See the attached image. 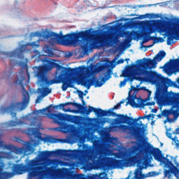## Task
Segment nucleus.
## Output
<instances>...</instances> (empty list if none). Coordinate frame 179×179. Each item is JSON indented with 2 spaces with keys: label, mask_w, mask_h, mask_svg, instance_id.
Returning <instances> with one entry per match:
<instances>
[{
  "label": "nucleus",
  "mask_w": 179,
  "mask_h": 179,
  "mask_svg": "<svg viewBox=\"0 0 179 179\" xmlns=\"http://www.w3.org/2000/svg\"><path fill=\"white\" fill-rule=\"evenodd\" d=\"M83 105L80 103H78L76 102H66L65 103H60L59 105H56L53 106V108H58V107H60V108H62L63 111L64 113H73V110H71L70 108H65L64 107L66 106H74V107L78 108V111H80V114H85V115H90V114L87 113V110H90V107L92 106H89L88 109L86 106V102L85 100L82 101Z\"/></svg>",
  "instance_id": "f8f14e48"
},
{
  "label": "nucleus",
  "mask_w": 179,
  "mask_h": 179,
  "mask_svg": "<svg viewBox=\"0 0 179 179\" xmlns=\"http://www.w3.org/2000/svg\"><path fill=\"white\" fill-rule=\"evenodd\" d=\"M140 124H141V125H145V124H142V121H140Z\"/></svg>",
  "instance_id": "4d7b16f0"
},
{
  "label": "nucleus",
  "mask_w": 179,
  "mask_h": 179,
  "mask_svg": "<svg viewBox=\"0 0 179 179\" xmlns=\"http://www.w3.org/2000/svg\"><path fill=\"white\" fill-rule=\"evenodd\" d=\"M150 40H152V41H155L156 40H158V38L156 36H150L149 38L145 39V43H148V41H149Z\"/></svg>",
  "instance_id": "72a5a7b5"
},
{
  "label": "nucleus",
  "mask_w": 179,
  "mask_h": 179,
  "mask_svg": "<svg viewBox=\"0 0 179 179\" xmlns=\"http://www.w3.org/2000/svg\"><path fill=\"white\" fill-rule=\"evenodd\" d=\"M55 68H57V71H61V69H63V70H62L59 75H62V73L64 71H66V69H72V68H71V67H64V66L59 65V64H58V63H56V64L55 65Z\"/></svg>",
  "instance_id": "393cba45"
},
{
  "label": "nucleus",
  "mask_w": 179,
  "mask_h": 179,
  "mask_svg": "<svg viewBox=\"0 0 179 179\" xmlns=\"http://www.w3.org/2000/svg\"><path fill=\"white\" fill-rule=\"evenodd\" d=\"M176 68L177 71L179 72V58L175 59H170L166 64H164V69H169V68Z\"/></svg>",
  "instance_id": "aec40b11"
},
{
  "label": "nucleus",
  "mask_w": 179,
  "mask_h": 179,
  "mask_svg": "<svg viewBox=\"0 0 179 179\" xmlns=\"http://www.w3.org/2000/svg\"><path fill=\"white\" fill-rule=\"evenodd\" d=\"M37 83L41 86V88L38 89V90L44 97H45V96H48V94L51 93L52 90L48 88V86H51V85H48V84L41 83L39 81L38 78H37Z\"/></svg>",
  "instance_id": "6ab92c4d"
},
{
  "label": "nucleus",
  "mask_w": 179,
  "mask_h": 179,
  "mask_svg": "<svg viewBox=\"0 0 179 179\" xmlns=\"http://www.w3.org/2000/svg\"><path fill=\"white\" fill-rule=\"evenodd\" d=\"M4 148L7 149V150H14L17 155H22L24 152V148H20L12 145H6Z\"/></svg>",
  "instance_id": "4be33fe9"
},
{
  "label": "nucleus",
  "mask_w": 179,
  "mask_h": 179,
  "mask_svg": "<svg viewBox=\"0 0 179 179\" xmlns=\"http://www.w3.org/2000/svg\"><path fill=\"white\" fill-rule=\"evenodd\" d=\"M64 153H65V150H57L55 151H41L39 153V159L41 160H45V159L52 156H64Z\"/></svg>",
  "instance_id": "f3484780"
},
{
  "label": "nucleus",
  "mask_w": 179,
  "mask_h": 179,
  "mask_svg": "<svg viewBox=\"0 0 179 179\" xmlns=\"http://www.w3.org/2000/svg\"><path fill=\"white\" fill-rule=\"evenodd\" d=\"M176 132H177V134H179V128H177V129H176Z\"/></svg>",
  "instance_id": "5fc2aeb1"
},
{
  "label": "nucleus",
  "mask_w": 179,
  "mask_h": 179,
  "mask_svg": "<svg viewBox=\"0 0 179 179\" xmlns=\"http://www.w3.org/2000/svg\"><path fill=\"white\" fill-rule=\"evenodd\" d=\"M42 62H45L44 65L34 66V69H36L35 71V78L38 79L39 82L41 83H47L50 80L48 79V73L49 71H51L53 68H55V63L54 61L51 59H43Z\"/></svg>",
  "instance_id": "1a4fd4ad"
},
{
  "label": "nucleus",
  "mask_w": 179,
  "mask_h": 179,
  "mask_svg": "<svg viewBox=\"0 0 179 179\" xmlns=\"http://www.w3.org/2000/svg\"><path fill=\"white\" fill-rule=\"evenodd\" d=\"M48 117L50 120H52L55 124L61 125L63 124L62 129L66 132L69 131V125L63 123L64 121H67V122H73L74 124H78L79 122V116H73L68 114H64L62 113H49Z\"/></svg>",
  "instance_id": "9d476101"
},
{
  "label": "nucleus",
  "mask_w": 179,
  "mask_h": 179,
  "mask_svg": "<svg viewBox=\"0 0 179 179\" xmlns=\"http://www.w3.org/2000/svg\"><path fill=\"white\" fill-rule=\"evenodd\" d=\"M1 54L4 58H15V57H17V52L16 51L2 52Z\"/></svg>",
  "instance_id": "5701e85b"
},
{
  "label": "nucleus",
  "mask_w": 179,
  "mask_h": 179,
  "mask_svg": "<svg viewBox=\"0 0 179 179\" xmlns=\"http://www.w3.org/2000/svg\"><path fill=\"white\" fill-rule=\"evenodd\" d=\"M146 118V115L142 116V117H138L137 119H134V122H138L139 120H145Z\"/></svg>",
  "instance_id": "c9c22d12"
},
{
  "label": "nucleus",
  "mask_w": 179,
  "mask_h": 179,
  "mask_svg": "<svg viewBox=\"0 0 179 179\" xmlns=\"http://www.w3.org/2000/svg\"><path fill=\"white\" fill-rule=\"evenodd\" d=\"M51 106H52V105H50V106H48L47 108L41 109V110H38V112H39L41 114H43V113H45V111H47V110H50V108H51Z\"/></svg>",
  "instance_id": "2f4dec72"
},
{
  "label": "nucleus",
  "mask_w": 179,
  "mask_h": 179,
  "mask_svg": "<svg viewBox=\"0 0 179 179\" xmlns=\"http://www.w3.org/2000/svg\"><path fill=\"white\" fill-rule=\"evenodd\" d=\"M141 89H142V90H146L145 87H142Z\"/></svg>",
  "instance_id": "864d4df0"
},
{
  "label": "nucleus",
  "mask_w": 179,
  "mask_h": 179,
  "mask_svg": "<svg viewBox=\"0 0 179 179\" xmlns=\"http://www.w3.org/2000/svg\"><path fill=\"white\" fill-rule=\"evenodd\" d=\"M118 103L120 104V106H121L122 104H124V101H120V103Z\"/></svg>",
  "instance_id": "603ef678"
},
{
  "label": "nucleus",
  "mask_w": 179,
  "mask_h": 179,
  "mask_svg": "<svg viewBox=\"0 0 179 179\" xmlns=\"http://www.w3.org/2000/svg\"><path fill=\"white\" fill-rule=\"evenodd\" d=\"M125 61H129V59H126Z\"/></svg>",
  "instance_id": "052dcab7"
},
{
  "label": "nucleus",
  "mask_w": 179,
  "mask_h": 179,
  "mask_svg": "<svg viewBox=\"0 0 179 179\" xmlns=\"http://www.w3.org/2000/svg\"><path fill=\"white\" fill-rule=\"evenodd\" d=\"M77 92L78 93V96L80 97L81 101H83V100H85L83 96H86V94H84L83 92L80 90H77Z\"/></svg>",
  "instance_id": "c756f323"
},
{
  "label": "nucleus",
  "mask_w": 179,
  "mask_h": 179,
  "mask_svg": "<svg viewBox=\"0 0 179 179\" xmlns=\"http://www.w3.org/2000/svg\"><path fill=\"white\" fill-rule=\"evenodd\" d=\"M113 138L104 136L101 139L94 140L92 146L83 145V149L73 150L71 151L72 157L78 160L81 166H86L91 160L97 167L101 169H122L129 159V154L124 151H120L115 155L117 159L106 157V151L111 148L113 145Z\"/></svg>",
  "instance_id": "f257e3e1"
},
{
  "label": "nucleus",
  "mask_w": 179,
  "mask_h": 179,
  "mask_svg": "<svg viewBox=\"0 0 179 179\" xmlns=\"http://www.w3.org/2000/svg\"><path fill=\"white\" fill-rule=\"evenodd\" d=\"M124 78H128L129 82H132L133 80H141L140 77H136L133 74L124 75Z\"/></svg>",
  "instance_id": "a878e982"
},
{
  "label": "nucleus",
  "mask_w": 179,
  "mask_h": 179,
  "mask_svg": "<svg viewBox=\"0 0 179 179\" xmlns=\"http://www.w3.org/2000/svg\"><path fill=\"white\" fill-rule=\"evenodd\" d=\"M158 39H155L157 41V43H163L164 41V39H163V38L162 37H159L157 38Z\"/></svg>",
  "instance_id": "79ce46f5"
},
{
  "label": "nucleus",
  "mask_w": 179,
  "mask_h": 179,
  "mask_svg": "<svg viewBox=\"0 0 179 179\" xmlns=\"http://www.w3.org/2000/svg\"><path fill=\"white\" fill-rule=\"evenodd\" d=\"M27 134L29 136H34V138H36L40 141H43V136H41V133L36 130V129L34 127H29L27 129Z\"/></svg>",
  "instance_id": "412c9836"
},
{
  "label": "nucleus",
  "mask_w": 179,
  "mask_h": 179,
  "mask_svg": "<svg viewBox=\"0 0 179 179\" xmlns=\"http://www.w3.org/2000/svg\"><path fill=\"white\" fill-rule=\"evenodd\" d=\"M113 71L108 70V75L105 76V77L102 78L101 82L98 80L97 77H93L92 79H83L81 81V85L86 87L87 90L92 87V86H94V87H101L110 78H111V73Z\"/></svg>",
  "instance_id": "9b49d317"
},
{
  "label": "nucleus",
  "mask_w": 179,
  "mask_h": 179,
  "mask_svg": "<svg viewBox=\"0 0 179 179\" xmlns=\"http://www.w3.org/2000/svg\"><path fill=\"white\" fill-rule=\"evenodd\" d=\"M29 45H30L33 48H34L36 47H40V45L37 44V42H36V41L29 43Z\"/></svg>",
  "instance_id": "7c9ffc66"
},
{
  "label": "nucleus",
  "mask_w": 179,
  "mask_h": 179,
  "mask_svg": "<svg viewBox=\"0 0 179 179\" xmlns=\"http://www.w3.org/2000/svg\"><path fill=\"white\" fill-rule=\"evenodd\" d=\"M45 162H41L38 159L34 158L29 160L24 165L23 164H15L13 166V173L15 174H23L24 171H28L31 177H39L43 179L48 177L50 179H64L66 178V172L57 168L55 166L48 167Z\"/></svg>",
  "instance_id": "20e7f679"
},
{
  "label": "nucleus",
  "mask_w": 179,
  "mask_h": 179,
  "mask_svg": "<svg viewBox=\"0 0 179 179\" xmlns=\"http://www.w3.org/2000/svg\"><path fill=\"white\" fill-rule=\"evenodd\" d=\"M3 142L0 141V148H2ZM14 174L12 172L3 171V164L0 162V179H9L13 177Z\"/></svg>",
  "instance_id": "a211bd4d"
},
{
  "label": "nucleus",
  "mask_w": 179,
  "mask_h": 179,
  "mask_svg": "<svg viewBox=\"0 0 179 179\" xmlns=\"http://www.w3.org/2000/svg\"><path fill=\"white\" fill-rule=\"evenodd\" d=\"M43 97H44L43 95V94H41V95L38 96H37V99H36V103H40V101H41V100H43Z\"/></svg>",
  "instance_id": "473e14b6"
},
{
  "label": "nucleus",
  "mask_w": 179,
  "mask_h": 179,
  "mask_svg": "<svg viewBox=\"0 0 179 179\" xmlns=\"http://www.w3.org/2000/svg\"><path fill=\"white\" fill-rule=\"evenodd\" d=\"M43 51H44V52H45L47 54L48 57H53L54 56V52L52 51L51 48H50V46H48V45H46L43 48Z\"/></svg>",
  "instance_id": "b1692460"
},
{
  "label": "nucleus",
  "mask_w": 179,
  "mask_h": 179,
  "mask_svg": "<svg viewBox=\"0 0 179 179\" xmlns=\"http://www.w3.org/2000/svg\"><path fill=\"white\" fill-rule=\"evenodd\" d=\"M118 117L115 118V125H121L122 124H127V125H132L135 123L134 117L128 116V115L119 114Z\"/></svg>",
  "instance_id": "dca6fc26"
},
{
  "label": "nucleus",
  "mask_w": 179,
  "mask_h": 179,
  "mask_svg": "<svg viewBox=\"0 0 179 179\" xmlns=\"http://www.w3.org/2000/svg\"><path fill=\"white\" fill-rule=\"evenodd\" d=\"M66 70L62 72V74H59L57 77L56 76V79L50 80L45 83V85H58L59 83H63L62 85V90L63 92H66L68 87H71V89L75 88V85H73V80L72 79H68V77L70 75L73 73H85V72H90V69L87 67L86 66H80L78 68L76 69H65Z\"/></svg>",
  "instance_id": "0eeeda50"
},
{
  "label": "nucleus",
  "mask_w": 179,
  "mask_h": 179,
  "mask_svg": "<svg viewBox=\"0 0 179 179\" xmlns=\"http://www.w3.org/2000/svg\"><path fill=\"white\" fill-rule=\"evenodd\" d=\"M20 149H24V152L21 154L23 155V153H26L27 151H31V145H30L29 143L25 145V147L22 148H19Z\"/></svg>",
  "instance_id": "bb28decb"
},
{
  "label": "nucleus",
  "mask_w": 179,
  "mask_h": 179,
  "mask_svg": "<svg viewBox=\"0 0 179 179\" xmlns=\"http://www.w3.org/2000/svg\"><path fill=\"white\" fill-rule=\"evenodd\" d=\"M145 118H147L148 120H150V118H155V115L153 114L145 115Z\"/></svg>",
  "instance_id": "e433bc0d"
},
{
  "label": "nucleus",
  "mask_w": 179,
  "mask_h": 179,
  "mask_svg": "<svg viewBox=\"0 0 179 179\" xmlns=\"http://www.w3.org/2000/svg\"><path fill=\"white\" fill-rule=\"evenodd\" d=\"M125 60H124L123 59H120L119 60H117V64H124Z\"/></svg>",
  "instance_id": "a18cd8bd"
},
{
  "label": "nucleus",
  "mask_w": 179,
  "mask_h": 179,
  "mask_svg": "<svg viewBox=\"0 0 179 179\" xmlns=\"http://www.w3.org/2000/svg\"><path fill=\"white\" fill-rule=\"evenodd\" d=\"M31 37H39L43 40H57L62 41L66 45H72L76 47L78 44H81V49L84 54H87L92 48H99L103 44V38L94 34L92 29L85 31H76V32L71 31L70 34L66 35H60L55 32L45 31L44 32H31Z\"/></svg>",
  "instance_id": "f03ea898"
},
{
  "label": "nucleus",
  "mask_w": 179,
  "mask_h": 179,
  "mask_svg": "<svg viewBox=\"0 0 179 179\" xmlns=\"http://www.w3.org/2000/svg\"><path fill=\"white\" fill-rule=\"evenodd\" d=\"M155 100L157 101V104L159 107H163L164 104V100H166L168 103L172 104V106L170 109H164L161 113L157 115L158 118H162V117H165L168 122H173L174 120L169 118V115H173V117L176 119L179 117V101H177V99H179L178 96H174L173 95H164V91L159 90L156 93V96H154Z\"/></svg>",
  "instance_id": "39448f33"
},
{
  "label": "nucleus",
  "mask_w": 179,
  "mask_h": 179,
  "mask_svg": "<svg viewBox=\"0 0 179 179\" xmlns=\"http://www.w3.org/2000/svg\"><path fill=\"white\" fill-rule=\"evenodd\" d=\"M152 113H157V109L153 108V109L152 110Z\"/></svg>",
  "instance_id": "8fccbe9b"
},
{
  "label": "nucleus",
  "mask_w": 179,
  "mask_h": 179,
  "mask_svg": "<svg viewBox=\"0 0 179 179\" xmlns=\"http://www.w3.org/2000/svg\"><path fill=\"white\" fill-rule=\"evenodd\" d=\"M96 72H101V71H104L102 66L100 65L96 69Z\"/></svg>",
  "instance_id": "4c0bfd02"
},
{
  "label": "nucleus",
  "mask_w": 179,
  "mask_h": 179,
  "mask_svg": "<svg viewBox=\"0 0 179 179\" xmlns=\"http://www.w3.org/2000/svg\"><path fill=\"white\" fill-rule=\"evenodd\" d=\"M11 115H13V117H16V113L12 112Z\"/></svg>",
  "instance_id": "3c124183"
},
{
  "label": "nucleus",
  "mask_w": 179,
  "mask_h": 179,
  "mask_svg": "<svg viewBox=\"0 0 179 179\" xmlns=\"http://www.w3.org/2000/svg\"><path fill=\"white\" fill-rule=\"evenodd\" d=\"M59 141H62V139H59Z\"/></svg>",
  "instance_id": "0e129e2a"
},
{
  "label": "nucleus",
  "mask_w": 179,
  "mask_h": 179,
  "mask_svg": "<svg viewBox=\"0 0 179 179\" xmlns=\"http://www.w3.org/2000/svg\"><path fill=\"white\" fill-rule=\"evenodd\" d=\"M48 142H50V143H55V138H49L48 139Z\"/></svg>",
  "instance_id": "a19ab883"
},
{
  "label": "nucleus",
  "mask_w": 179,
  "mask_h": 179,
  "mask_svg": "<svg viewBox=\"0 0 179 179\" xmlns=\"http://www.w3.org/2000/svg\"><path fill=\"white\" fill-rule=\"evenodd\" d=\"M146 6H153V4L140 5V6H138V8H146Z\"/></svg>",
  "instance_id": "37998d69"
},
{
  "label": "nucleus",
  "mask_w": 179,
  "mask_h": 179,
  "mask_svg": "<svg viewBox=\"0 0 179 179\" xmlns=\"http://www.w3.org/2000/svg\"><path fill=\"white\" fill-rule=\"evenodd\" d=\"M176 146H179V143H176Z\"/></svg>",
  "instance_id": "bf43d9fd"
},
{
  "label": "nucleus",
  "mask_w": 179,
  "mask_h": 179,
  "mask_svg": "<svg viewBox=\"0 0 179 179\" xmlns=\"http://www.w3.org/2000/svg\"><path fill=\"white\" fill-rule=\"evenodd\" d=\"M24 79H26V78L23 75V73H19V76H17V80L15 83L22 86L23 99L22 102L11 103L8 107V110L10 111H13V110H20L22 111V110H24V108L29 106V103H30V95L23 85V80H24Z\"/></svg>",
  "instance_id": "6e6552de"
},
{
  "label": "nucleus",
  "mask_w": 179,
  "mask_h": 179,
  "mask_svg": "<svg viewBox=\"0 0 179 179\" xmlns=\"http://www.w3.org/2000/svg\"><path fill=\"white\" fill-rule=\"evenodd\" d=\"M24 68H26L27 74L29 75V70H28V69H27V64H24Z\"/></svg>",
  "instance_id": "de8ad7c7"
},
{
  "label": "nucleus",
  "mask_w": 179,
  "mask_h": 179,
  "mask_svg": "<svg viewBox=\"0 0 179 179\" xmlns=\"http://www.w3.org/2000/svg\"><path fill=\"white\" fill-rule=\"evenodd\" d=\"M19 124H20V122L10 120L8 123V127H16V125H19Z\"/></svg>",
  "instance_id": "c85d7f7f"
},
{
  "label": "nucleus",
  "mask_w": 179,
  "mask_h": 179,
  "mask_svg": "<svg viewBox=\"0 0 179 179\" xmlns=\"http://www.w3.org/2000/svg\"><path fill=\"white\" fill-rule=\"evenodd\" d=\"M138 85H137L136 87H135L133 86V85L131 86V89H130V90H129V97H131V92L132 91L134 90V92H139V90H141V89L138 88Z\"/></svg>",
  "instance_id": "cd10ccee"
},
{
  "label": "nucleus",
  "mask_w": 179,
  "mask_h": 179,
  "mask_svg": "<svg viewBox=\"0 0 179 179\" xmlns=\"http://www.w3.org/2000/svg\"><path fill=\"white\" fill-rule=\"evenodd\" d=\"M144 152L145 153L143 156L144 160H148V159H149V156H153L155 160L159 162V163L164 164V167L168 169L164 171V177H171V174H175L176 171H177V167H176L173 162L169 159L170 156H163L160 149L155 148L153 146L150 145L144 149ZM170 157L171 159H173V157Z\"/></svg>",
  "instance_id": "423d86ee"
},
{
  "label": "nucleus",
  "mask_w": 179,
  "mask_h": 179,
  "mask_svg": "<svg viewBox=\"0 0 179 179\" xmlns=\"http://www.w3.org/2000/svg\"><path fill=\"white\" fill-rule=\"evenodd\" d=\"M121 107L120 103H117L113 108H111L112 110H118Z\"/></svg>",
  "instance_id": "58836bf2"
},
{
  "label": "nucleus",
  "mask_w": 179,
  "mask_h": 179,
  "mask_svg": "<svg viewBox=\"0 0 179 179\" xmlns=\"http://www.w3.org/2000/svg\"><path fill=\"white\" fill-rule=\"evenodd\" d=\"M155 44H156V42H153V44L149 45L148 46L142 45V47H144L145 48H151V47H152L153 45H155Z\"/></svg>",
  "instance_id": "c03bdc74"
},
{
  "label": "nucleus",
  "mask_w": 179,
  "mask_h": 179,
  "mask_svg": "<svg viewBox=\"0 0 179 179\" xmlns=\"http://www.w3.org/2000/svg\"><path fill=\"white\" fill-rule=\"evenodd\" d=\"M164 57H166V52L164 50H161L153 57L152 59L150 58L138 59L136 61L137 64H132L131 68L132 69H137L139 71L141 75H144L146 80L158 83L155 94V97H156V94L159 92V90H163L164 92V96H173L174 97H179V93H167L169 86H176V82H173L169 78H164L161 74L157 73L156 71H148V69H152V68L154 69H156V66H157V62H160V61H162ZM176 101H179V98L176 99Z\"/></svg>",
  "instance_id": "7ed1b4c3"
},
{
  "label": "nucleus",
  "mask_w": 179,
  "mask_h": 179,
  "mask_svg": "<svg viewBox=\"0 0 179 179\" xmlns=\"http://www.w3.org/2000/svg\"><path fill=\"white\" fill-rule=\"evenodd\" d=\"M125 41H127V39H125Z\"/></svg>",
  "instance_id": "e2e57ef3"
},
{
  "label": "nucleus",
  "mask_w": 179,
  "mask_h": 179,
  "mask_svg": "<svg viewBox=\"0 0 179 179\" xmlns=\"http://www.w3.org/2000/svg\"><path fill=\"white\" fill-rule=\"evenodd\" d=\"M129 36H131V33H129Z\"/></svg>",
  "instance_id": "680f3d73"
},
{
  "label": "nucleus",
  "mask_w": 179,
  "mask_h": 179,
  "mask_svg": "<svg viewBox=\"0 0 179 179\" xmlns=\"http://www.w3.org/2000/svg\"><path fill=\"white\" fill-rule=\"evenodd\" d=\"M95 113L96 115H98V117H117L120 115V114H117L115 112H114V110L109 109L108 110H102L101 108H96L94 107H90V109L87 110V115L90 114V113Z\"/></svg>",
  "instance_id": "4468645a"
},
{
  "label": "nucleus",
  "mask_w": 179,
  "mask_h": 179,
  "mask_svg": "<svg viewBox=\"0 0 179 179\" xmlns=\"http://www.w3.org/2000/svg\"><path fill=\"white\" fill-rule=\"evenodd\" d=\"M138 126H131V124L125 125V124H120L117 126H114L113 128H117L120 129L122 132H127L129 131V134L132 136H136L138 138L141 132H142V127H139V124L137 123Z\"/></svg>",
  "instance_id": "ddd939ff"
},
{
  "label": "nucleus",
  "mask_w": 179,
  "mask_h": 179,
  "mask_svg": "<svg viewBox=\"0 0 179 179\" xmlns=\"http://www.w3.org/2000/svg\"><path fill=\"white\" fill-rule=\"evenodd\" d=\"M136 96H134L133 98H130L129 99V103L131 107L134 108H139L140 107H146V106H155L156 104V102L152 101V102H148V100H149V98L146 99H142L140 98L138 99V102H135V99H136Z\"/></svg>",
  "instance_id": "2eb2a0df"
},
{
  "label": "nucleus",
  "mask_w": 179,
  "mask_h": 179,
  "mask_svg": "<svg viewBox=\"0 0 179 179\" xmlns=\"http://www.w3.org/2000/svg\"><path fill=\"white\" fill-rule=\"evenodd\" d=\"M127 79H124V80L121 81L120 83V87H122V86H125L127 85Z\"/></svg>",
  "instance_id": "f704fd0d"
},
{
  "label": "nucleus",
  "mask_w": 179,
  "mask_h": 179,
  "mask_svg": "<svg viewBox=\"0 0 179 179\" xmlns=\"http://www.w3.org/2000/svg\"><path fill=\"white\" fill-rule=\"evenodd\" d=\"M99 124H101V125H104V124H106V121H104V120H100V121L99 122Z\"/></svg>",
  "instance_id": "49530a36"
},
{
  "label": "nucleus",
  "mask_w": 179,
  "mask_h": 179,
  "mask_svg": "<svg viewBox=\"0 0 179 179\" xmlns=\"http://www.w3.org/2000/svg\"><path fill=\"white\" fill-rule=\"evenodd\" d=\"M170 135H171V134H167L168 138H171V137L170 136Z\"/></svg>",
  "instance_id": "6e6d98bb"
},
{
  "label": "nucleus",
  "mask_w": 179,
  "mask_h": 179,
  "mask_svg": "<svg viewBox=\"0 0 179 179\" xmlns=\"http://www.w3.org/2000/svg\"><path fill=\"white\" fill-rule=\"evenodd\" d=\"M13 62H16V61L15 59H12L10 62V65H12L13 64Z\"/></svg>",
  "instance_id": "09e8293b"
},
{
  "label": "nucleus",
  "mask_w": 179,
  "mask_h": 179,
  "mask_svg": "<svg viewBox=\"0 0 179 179\" xmlns=\"http://www.w3.org/2000/svg\"><path fill=\"white\" fill-rule=\"evenodd\" d=\"M101 66H102V69H103V70H104V69L108 68V64L103 63V64H101Z\"/></svg>",
  "instance_id": "ea45409f"
},
{
  "label": "nucleus",
  "mask_w": 179,
  "mask_h": 179,
  "mask_svg": "<svg viewBox=\"0 0 179 179\" xmlns=\"http://www.w3.org/2000/svg\"><path fill=\"white\" fill-rule=\"evenodd\" d=\"M85 93H89V92L87 90H85Z\"/></svg>",
  "instance_id": "13d9d810"
}]
</instances>
